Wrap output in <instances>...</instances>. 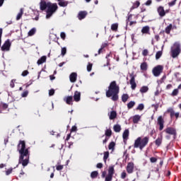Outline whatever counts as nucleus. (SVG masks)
<instances>
[{"instance_id": "obj_51", "label": "nucleus", "mask_w": 181, "mask_h": 181, "mask_svg": "<svg viewBox=\"0 0 181 181\" xmlns=\"http://www.w3.org/2000/svg\"><path fill=\"white\" fill-rule=\"evenodd\" d=\"M149 53V51L148 49H144L142 52V55L144 56V57H146Z\"/></svg>"}, {"instance_id": "obj_64", "label": "nucleus", "mask_w": 181, "mask_h": 181, "mask_svg": "<svg viewBox=\"0 0 181 181\" xmlns=\"http://www.w3.org/2000/svg\"><path fill=\"white\" fill-rule=\"evenodd\" d=\"M172 87H173V86H172V84H168V85H167V86H166V90H170V88H172Z\"/></svg>"}, {"instance_id": "obj_21", "label": "nucleus", "mask_w": 181, "mask_h": 181, "mask_svg": "<svg viewBox=\"0 0 181 181\" xmlns=\"http://www.w3.org/2000/svg\"><path fill=\"white\" fill-rule=\"evenodd\" d=\"M173 29V25L172 24H170L165 28V32L167 35H170V30H172Z\"/></svg>"}, {"instance_id": "obj_14", "label": "nucleus", "mask_w": 181, "mask_h": 181, "mask_svg": "<svg viewBox=\"0 0 181 181\" xmlns=\"http://www.w3.org/2000/svg\"><path fill=\"white\" fill-rule=\"evenodd\" d=\"M64 101L67 104V105H73V101H74V99L72 95L65 96L64 98Z\"/></svg>"}, {"instance_id": "obj_1", "label": "nucleus", "mask_w": 181, "mask_h": 181, "mask_svg": "<svg viewBox=\"0 0 181 181\" xmlns=\"http://www.w3.org/2000/svg\"><path fill=\"white\" fill-rule=\"evenodd\" d=\"M17 148L20 154L18 163H21L25 168L29 164V158L30 156L29 148H26V142L23 140L19 141Z\"/></svg>"}, {"instance_id": "obj_10", "label": "nucleus", "mask_w": 181, "mask_h": 181, "mask_svg": "<svg viewBox=\"0 0 181 181\" xmlns=\"http://www.w3.org/2000/svg\"><path fill=\"white\" fill-rule=\"evenodd\" d=\"M50 1L46 2V0H40V11H46L47 8L49 7V5H50Z\"/></svg>"}, {"instance_id": "obj_63", "label": "nucleus", "mask_w": 181, "mask_h": 181, "mask_svg": "<svg viewBox=\"0 0 181 181\" xmlns=\"http://www.w3.org/2000/svg\"><path fill=\"white\" fill-rule=\"evenodd\" d=\"M154 39L156 40V42H159V39H160V37H159L158 35H156Z\"/></svg>"}, {"instance_id": "obj_23", "label": "nucleus", "mask_w": 181, "mask_h": 181, "mask_svg": "<svg viewBox=\"0 0 181 181\" xmlns=\"http://www.w3.org/2000/svg\"><path fill=\"white\" fill-rule=\"evenodd\" d=\"M58 4L59 6H67V5H69V2L68 1H64V0H58Z\"/></svg>"}, {"instance_id": "obj_60", "label": "nucleus", "mask_w": 181, "mask_h": 181, "mask_svg": "<svg viewBox=\"0 0 181 181\" xmlns=\"http://www.w3.org/2000/svg\"><path fill=\"white\" fill-rule=\"evenodd\" d=\"M152 4V0H148L146 3L145 5H146V6H149V5H151Z\"/></svg>"}, {"instance_id": "obj_55", "label": "nucleus", "mask_w": 181, "mask_h": 181, "mask_svg": "<svg viewBox=\"0 0 181 181\" xmlns=\"http://www.w3.org/2000/svg\"><path fill=\"white\" fill-rule=\"evenodd\" d=\"M63 168H64L63 165H57L56 169L57 170H63Z\"/></svg>"}, {"instance_id": "obj_13", "label": "nucleus", "mask_w": 181, "mask_h": 181, "mask_svg": "<svg viewBox=\"0 0 181 181\" xmlns=\"http://www.w3.org/2000/svg\"><path fill=\"white\" fill-rule=\"evenodd\" d=\"M135 165L133 162H129L127 163V165L126 167V170L129 175H131L132 173H134V169Z\"/></svg>"}, {"instance_id": "obj_37", "label": "nucleus", "mask_w": 181, "mask_h": 181, "mask_svg": "<svg viewBox=\"0 0 181 181\" xmlns=\"http://www.w3.org/2000/svg\"><path fill=\"white\" fill-rule=\"evenodd\" d=\"M162 51H158L156 54V59L159 60L162 57Z\"/></svg>"}, {"instance_id": "obj_12", "label": "nucleus", "mask_w": 181, "mask_h": 181, "mask_svg": "<svg viewBox=\"0 0 181 181\" xmlns=\"http://www.w3.org/2000/svg\"><path fill=\"white\" fill-rule=\"evenodd\" d=\"M157 124L159 125V131H162L165 127V120L162 116H159L157 119Z\"/></svg>"}, {"instance_id": "obj_56", "label": "nucleus", "mask_w": 181, "mask_h": 181, "mask_svg": "<svg viewBox=\"0 0 181 181\" xmlns=\"http://www.w3.org/2000/svg\"><path fill=\"white\" fill-rule=\"evenodd\" d=\"M49 95H50V96L54 95V89H50L49 90Z\"/></svg>"}, {"instance_id": "obj_9", "label": "nucleus", "mask_w": 181, "mask_h": 181, "mask_svg": "<svg viewBox=\"0 0 181 181\" xmlns=\"http://www.w3.org/2000/svg\"><path fill=\"white\" fill-rule=\"evenodd\" d=\"M130 77V85L132 90H135L136 88V82H135V77H136V75L132 72V74H129Z\"/></svg>"}, {"instance_id": "obj_16", "label": "nucleus", "mask_w": 181, "mask_h": 181, "mask_svg": "<svg viewBox=\"0 0 181 181\" xmlns=\"http://www.w3.org/2000/svg\"><path fill=\"white\" fill-rule=\"evenodd\" d=\"M73 98L74 101L78 103L80 100H81V93L78 92V90L75 91Z\"/></svg>"}, {"instance_id": "obj_54", "label": "nucleus", "mask_w": 181, "mask_h": 181, "mask_svg": "<svg viewBox=\"0 0 181 181\" xmlns=\"http://www.w3.org/2000/svg\"><path fill=\"white\" fill-rule=\"evenodd\" d=\"M125 177H127V173L123 171L121 174V179H125Z\"/></svg>"}, {"instance_id": "obj_22", "label": "nucleus", "mask_w": 181, "mask_h": 181, "mask_svg": "<svg viewBox=\"0 0 181 181\" xmlns=\"http://www.w3.org/2000/svg\"><path fill=\"white\" fill-rule=\"evenodd\" d=\"M46 56H42L40 59H39L37 62V64L40 66V64H43L46 62Z\"/></svg>"}, {"instance_id": "obj_32", "label": "nucleus", "mask_w": 181, "mask_h": 181, "mask_svg": "<svg viewBox=\"0 0 181 181\" xmlns=\"http://www.w3.org/2000/svg\"><path fill=\"white\" fill-rule=\"evenodd\" d=\"M23 16V8L20 9V12L18 13L16 16V21H20V19L22 18Z\"/></svg>"}, {"instance_id": "obj_46", "label": "nucleus", "mask_w": 181, "mask_h": 181, "mask_svg": "<svg viewBox=\"0 0 181 181\" xmlns=\"http://www.w3.org/2000/svg\"><path fill=\"white\" fill-rule=\"evenodd\" d=\"M16 82V79H12L10 82V87L13 88L15 87V83Z\"/></svg>"}, {"instance_id": "obj_3", "label": "nucleus", "mask_w": 181, "mask_h": 181, "mask_svg": "<svg viewBox=\"0 0 181 181\" xmlns=\"http://www.w3.org/2000/svg\"><path fill=\"white\" fill-rule=\"evenodd\" d=\"M148 144H149V136H139L134 141V148H139L140 151H143L144 148L146 147Z\"/></svg>"}, {"instance_id": "obj_34", "label": "nucleus", "mask_w": 181, "mask_h": 181, "mask_svg": "<svg viewBox=\"0 0 181 181\" xmlns=\"http://www.w3.org/2000/svg\"><path fill=\"white\" fill-rule=\"evenodd\" d=\"M113 129H114L115 132H121V125H119V124L114 125Z\"/></svg>"}, {"instance_id": "obj_48", "label": "nucleus", "mask_w": 181, "mask_h": 181, "mask_svg": "<svg viewBox=\"0 0 181 181\" xmlns=\"http://www.w3.org/2000/svg\"><path fill=\"white\" fill-rule=\"evenodd\" d=\"M28 95H29V90H25V91L21 94V97H23V98H25V97H28Z\"/></svg>"}, {"instance_id": "obj_6", "label": "nucleus", "mask_w": 181, "mask_h": 181, "mask_svg": "<svg viewBox=\"0 0 181 181\" xmlns=\"http://www.w3.org/2000/svg\"><path fill=\"white\" fill-rule=\"evenodd\" d=\"M181 49L180 44L179 42H175L173 48L171 49V56L173 59H176L179 54H180Z\"/></svg>"}, {"instance_id": "obj_17", "label": "nucleus", "mask_w": 181, "mask_h": 181, "mask_svg": "<svg viewBox=\"0 0 181 181\" xmlns=\"http://www.w3.org/2000/svg\"><path fill=\"white\" fill-rule=\"evenodd\" d=\"M87 15H88V13L86 11H79L77 17L79 21H83V19H85V18H86V16H87Z\"/></svg>"}, {"instance_id": "obj_50", "label": "nucleus", "mask_w": 181, "mask_h": 181, "mask_svg": "<svg viewBox=\"0 0 181 181\" xmlns=\"http://www.w3.org/2000/svg\"><path fill=\"white\" fill-rule=\"evenodd\" d=\"M150 162L151 163H155L158 162V158H156L155 157H151V158H150Z\"/></svg>"}, {"instance_id": "obj_15", "label": "nucleus", "mask_w": 181, "mask_h": 181, "mask_svg": "<svg viewBox=\"0 0 181 181\" xmlns=\"http://www.w3.org/2000/svg\"><path fill=\"white\" fill-rule=\"evenodd\" d=\"M157 12L160 18H163V16H166V11H165V8L162 6H158Z\"/></svg>"}, {"instance_id": "obj_25", "label": "nucleus", "mask_w": 181, "mask_h": 181, "mask_svg": "<svg viewBox=\"0 0 181 181\" xmlns=\"http://www.w3.org/2000/svg\"><path fill=\"white\" fill-rule=\"evenodd\" d=\"M111 30H112V32H118V23L112 24Z\"/></svg>"}, {"instance_id": "obj_53", "label": "nucleus", "mask_w": 181, "mask_h": 181, "mask_svg": "<svg viewBox=\"0 0 181 181\" xmlns=\"http://www.w3.org/2000/svg\"><path fill=\"white\" fill-rule=\"evenodd\" d=\"M28 74H29V71L25 70L22 72L21 76H23V77H26V76H28Z\"/></svg>"}, {"instance_id": "obj_33", "label": "nucleus", "mask_w": 181, "mask_h": 181, "mask_svg": "<svg viewBox=\"0 0 181 181\" xmlns=\"http://www.w3.org/2000/svg\"><path fill=\"white\" fill-rule=\"evenodd\" d=\"M110 157V152L109 151H105L104 152V156H103V160L105 163H107V159Z\"/></svg>"}, {"instance_id": "obj_26", "label": "nucleus", "mask_w": 181, "mask_h": 181, "mask_svg": "<svg viewBox=\"0 0 181 181\" xmlns=\"http://www.w3.org/2000/svg\"><path fill=\"white\" fill-rule=\"evenodd\" d=\"M90 177L91 179H97L98 177V171L95 170L90 173Z\"/></svg>"}, {"instance_id": "obj_30", "label": "nucleus", "mask_w": 181, "mask_h": 181, "mask_svg": "<svg viewBox=\"0 0 181 181\" xmlns=\"http://www.w3.org/2000/svg\"><path fill=\"white\" fill-rule=\"evenodd\" d=\"M148 90H149V88H148V86H142L140 88V93H141V94H144L145 93H148Z\"/></svg>"}, {"instance_id": "obj_49", "label": "nucleus", "mask_w": 181, "mask_h": 181, "mask_svg": "<svg viewBox=\"0 0 181 181\" xmlns=\"http://www.w3.org/2000/svg\"><path fill=\"white\" fill-rule=\"evenodd\" d=\"M2 33H4V29L0 28V47L2 43Z\"/></svg>"}, {"instance_id": "obj_24", "label": "nucleus", "mask_w": 181, "mask_h": 181, "mask_svg": "<svg viewBox=\"0 0 181 181\" xmlns=\"http://www.w3.org/2000/svg\"><path fill=\"white\" fill-rule=\"evenodd\" d=\"M140 69L143 71H146V70H148V64H146V62L141 63L140 66Z\"/></svg>"}, {"instance_id": "obj_7", "label": "nucleus", "mask_w": 181, "mask_h": 181, "mask_svg": "<svg viewBox=\"0 0 181 181\" xmlns=\"http://www.w3.org/2000/svg\"><path fill=\"white\" fill-rule=\"evenodd\" d=\"M164 132H165V134H168V135H173L174 139H176V136H177V132L176 131V129L174 127H167L164 130Z\"/></svg>"}, {"instance_id": "obj_38", "label": "nucleus", "mask_w": 181, "mask_h": 181, "mask_svg": "<svg viewBox=\"0 0 181 181\" xmlns=\"http://www.w3.org/2000/svg\"><path fill=\"white\" fill-rule=\"evenodd\" d=\"M135 105V103L134 101H130L128 104H127V108L129 110H131V108H134V106Z\"/></svg>"}, {"instance_id": "obj_57", "label": "nucleus", "mask_w": 181, "mask_h": 181, "mask_svg": "<svg viewBox=\"0 0 181 181\" xmlns=\"http://www.w3.org/2000/svg\"><path fill=\"white\" fill-rule=\"evenodd\" d=\"M103 163H98V164L96 165V168H97L98 169H103Z\"/></svg>"}, {"instance_id": "obj_2", "label": "nucleus", "mask_w": 181, "mask_h": 181, "mask_svg": "<svg viewBox=\"0 0 181 181\" xmlns=\"http://www.w3.org/2000/svg\"><path fill=\"white\" fill-rule=\"evenodd\" d=\"M119 86L117 85V81H113L110 83L108 90L106 91V97L111 98L112 101H118L119 96Z\"/></svg>"}, {"instance_id": "obj_18", "label": "nucleus", "mask_w": 181, "mask_h": 181, "mask_svg": "<svg viewBox=\"0 0 181 181\" xmlns=\"http://www.w3.org/2000/svg\"><path fill=\"white\" fill-rule=\"evenodd\" d=\"M71 83H76L77 81V73L73 72L69 76Z\"/></svg>"}, {"instance_id": "obj_45", "label": "nucleus", "mask_w": 181, "mask_h": 181, "mask_svg": "<svg viewBox=\"0 0 181 181\" xmlns=\"http://www.w3.org/2000/svg\"><path fill=\"white\" fill-rule=\"evenodd\" d=\"M66 53H67V49L66 47H62L61 51L62 56H65Z\"/></svg>"}, {"instance_id": "obj_4", "label": "nucleus", "mask_w": 181, "mask_h": 181, "mask_svg": "<svg viewBox=\"0 0 181 181\" xmlns=\"http://www.w3.org/2000/svg\"><path fill=\"white\" fill-rule=\"evenodd\" d=\"M114 173H115V170H114V166H110L109 169H108L107 175L105 177V175H107V172L103 171V172H102L101 177H103V179H104V177H105V181H112V177L114 176Z\"/></svg>"}, {"instance_id": "obj_43", "label": "nucleus", "mask_w": 181, "mask_h": 181, "mask_svg": "<svg viewBox=\"0 0 181 181\" xmlns=\"http://www.w3.org/2000/svg\"><path fill=\"white\" fill-rule=\"evenodd\" d=\"M176 2H177V0H173L170 2H169L168 6H170V7L175 6V5H176Z\"/></svg>"}, {"instance_id": "obj_62", "label": "nucleus", "mask_w": 181, "mask_h": 181, "mask_svg": "<svg viewBox=\"0 0 181 181\" xmlns=\"http://www.w3.org/2000/svg\"><path fill=\"white\" fill-rule=\"evenodd\" d=\"M2 108H3L4 110H6V108H8V104H6V103H3V105H2Z\"/></svg>"}, {"instance_id": "obj_58", "label": "nucleus", "mask_w": 181, "mask_h": 181, "mask_svg": "<svg viewBox=\"0 0 181 181\" xmlns=\"http://www.w3.org/2000/svg\"><path fill=\"white\" fill-rule=\"evenodd\" d=\"M60 37H62V39L63 40H64L66 39V33H61Z\"/></svg>"}, {"instance_id": "obj_31", "label": "nucleus", "mask_w": 181, "mask_h": 181, "mask_svg": "<svg viewBox=\"0 0 181 181\" xmlns=\"http://www.w3.org/2000/svg\"><path fill=\"white\" fill-rule=\"evenodd\" d=\"M110 119H115V118H117V112L115 111H112L110 112V117H109Z\"/></svg>"}, {"instance_id": "obj_59", "label": "nucleus", "mask_w": 181, "mask_h": 181, "mask_svg": "<svg viewBox=\"0 0 181 181\" xmlns=\"http://www.w3.org/2000/svg\"><path fill=\"white\" fill-rule=\"evenodd\" d=\"M77 131V127L73 126L71 129V132H76Z\"/></svg>"}, {"instance_id": "obj_8", "label": "nucleus", "mask_w": 181, "mask_h": 181, "mask_svg": "<svg viewBox=\"0 0 181 181\" xmlns=\"http://www.w3.org/2000/svg\"><path fill=\"white\" fill-rule=\"evenodd\" d=\"M163 71V66L162 65H158L153 69V74L155 77H159Z\"/></svg>"}, {"instance_id": "obj_52", "label": "nucleus", "mask_w": 181, "mask_h": 181, "mask_svg": "<svg viewBox=\"0 0 181 181\" xmlns=\"http://www.w3.org/2000/svg\"><path fill=\"white\" fill-rule=\"evenodd\" d=\"M13 170V168H9L6 171V176H9L11 173H12V171Z\"/></svg>"}, {"instance_id": "obj_41", "label": "nucleus", "mask_w": 181, "mask_h": 181, "mask_svg": "<svg viewBox=\"0 0 181 181\" xmlns=\"http://www.w3.org/2000/svg\"><path fill=\"white\" fill-rule=\"evenodd\" d=\"M36 33V29L35 28H32L29 32H28V36H33Z\"/></svg>"}, {"instance_id": "obj_35", "label": "nucleus", "mask_w": 181, "mask_h": 181, "mask_svg": "<svg viewBox=\"0 0 181 181\" xmlns=\"http://www.w3.org/2000/svg\"><path fill=\"white\" fill-rule=\"evenodd\" d=\"M128 98H129V95H128V94H123L122 95V101L123 103H127V101H128Z\"/></svg>"}, {"instance_id": "obj_29", "label": "nucleus", "mask_w": 181, "mask_h": 181, "mask_svg": "<svg viewBox=\"0 0 181 181\" xmlns=\"http://www.w3.org/2000/svg\"><path fill=\"white\" fill-rule=\"evenodd\" d=\"M139 119H141V116L136 115L133 117V122L134 124H138L139 122Z\"/></svg>"}, {"instance_id": "obj_19", "label": "nucleus", "mask_w": 181, "mask_h": 181, "mask_svg": "<svg viewBox=\"0 0 181 181\" xmlns=\"http://www.w3.org/2000/svg\"><path fill=\"white\" fill-rule=\"evenodd\" d=\"M129 136V130L125 129L122 134V138L124 141H128V137Z\"/></svg>"}, {"instance_id": "obj_42", "label": "nucleus", "mask_w": 181, "mask_h": 181, "mask_svg": "<svg viewBox=\"0 0 181 181\" xmlns=\"http://www.w3.org/2000/svg\"><path fill=\"white\" fill-rule=\"evenodd\" d=\"M141 5V3L138 1H136L134 4L133 6L132 7V9H135L136 8H139V6Z\"/></svg>"}, {"instance_id": "obj_5", "label": "nucleus", "mask_w": 181, "mask_h": 181, "mask_svg": "<svg viewBox=\"0 0 181 181\" xmlns=\"http://www.w3.org/2000/svg\"><path fill=\"white\" fill-rule=\"evenodd\" d=\"M59 7L57 6V4H49L48 8H47V15H46V18L49 19V18H52L53 16V13L57 11V8Z\"/></svg>"}, {"instance_id": "obj_28", "label": "nucleus", "mask_w": 181, "mask_h": 181, "mask_svg": "<svg viewBox=\"0 0 181 181\" xmlns=\"http://www.w3.org/2000/svg\"><path fill=\"white\" fill-rule=\"evenodd\" d=\"M105 136H107V138H110V136L112 135V130L111 129H107L105 132Z\"/></svg>"}, {"instance_id": "obj_61", "label": "nucleus", "mask_w": 181, "mask_h": 181, "mask_svg": "<svg viewBox=\"0 0 181 181\" xmlns=\"http://www.w3.org/2000/svg\"><path fill=\"white\" fill-rule=\"evenodd\" d=\"M107 46H108V43L105 42L101 45V48L104 49L105 47H107Z\"/></svg>"}, {"instance_id": "obj_47", "label": "nucleus", "mask_w": 181, "mask_h": 181, "mask_svg": "<svg viewBox=\"0 0 181 181\" xmlns=\"http://www.w3.org/2000/svg\"><path fill=\"white\" fill-rule=\"evenodd\" d=\"M144 108H145V106L144 105V104L141 103L138 105V107H136V110H139V111H142Z\"/></svg>"}, {"instance_id": "obj_36", "label": "nucleus", "mask_w": 181, "mask_h": 181, "mask_svg": "<svg viewBox=\"0 0 181 181\" xmlns=\"http://www.w3.org/2000/svg\"><path fill=\"white\" fill-rule=\"evenodd\" d=\"M115 148V143L114 141H111L109 144L108 149H110V151H114Z\"/></svg>"}, {"instance_id": "obj_40", "label": "nucleus", "mask_w": 181, "mask_h": 181, "mask_svg": "<svg viewBox=\"0 0 181 181\" xmlns=\"http://www.w3.org/2000/svg\"><path fill=\"white\" fill-rule=\"evenodd\" d=\"M168 112L170 113V118H172L173 117H175V110H173V108L168 109Z\"/></svg>"}, {"instance_id": "obj_11", "label": "nucleus", "mask_w": 181, "mask_h": 181, "mask_svg": "<svg viewBox=\"0 0 181 181\" xmlns=\"http://www.w3.org/2000/svg\"><path fill=\"white\" fill-rule=\"evenodd\" d=\"M1 49L2 52H9L11 49V41H9V40H6Z\"/></svg>"}, {"instance_id": "obj_39", "label": "nucleus", "mask_w": 181, "mask_h": 181, "mask_svg": "<svg viewBox=\"0 0 181 181\" xmlns=\"http://www.w3.org/2000/svg\"><path fill=\"white\" fill-rule=\"evenodd\" d=\"M177 94H179V89L176 88L173 90L171 95H172V97H176V95H177Z\"/></svg>"}, {"instance_id": "obj_20", "label": "nucleus", "mask_w": 181, "mask_h": 181, "mask_svg": "<svg viewBox=\"0 0 181 181\" xmlns=\"http://www.w3.org/2000/svg\"><path fill=\"white\" fill-rule=\"evenodd\" d=\"M149 30H151V28H149V26L146 25L142 28L141 33L145 34V35H149Z\"/></svg>"}, {"instance_id": "obj_27", "label": "nucleus", "mask_w": 181, "mask_h": 181, "mask_svg": "<svg viewBox=\"0 0 181 181\" xmlns=\"http://www.w3.org/2000/svg\"><path fill=\"white\" fill-rule=\"evenodd\" d=\"M162 139L163 137L162 136L158 137L156 141H155V144L156 145V146H160V145H162Z\"/></svg>"}, {"instance_id": "obj_44", "label": "nucleus", "mask_w": 181, "mask_h": 181, "mask_svg": "<svg viewBox=\"0 0 181 181\" xmlns=\"http://www.w3.org/2000/svg\"><path fill=\"white\" fill-rule=\"evenodd\" d=\"M93 69V64L88 63L87 65V71L90 72Z\"/></svg>"}]
</instances>
